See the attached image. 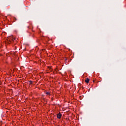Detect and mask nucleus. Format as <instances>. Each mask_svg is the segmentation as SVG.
Masks as SVG:
<instances>
[{
	"label": "nucleus",
	"instance_id": "obj_1",
	"mask_svg": "<svg viewBox=\"0 0 126 126\" xmlns=\"http://www.w3.org/2000/svg\"><path fill=\"white\" fill-rule=\"evenodd\" d=\"M8 39L9 40L10 43H12V41H14V40H15L13 36H10L8 37Z\"/></svg>",
	"mask_w": 126,
	"mask_h": 126
},
{
	"label": "nucleus",
	"instance_id": "obj_2",
	"mask_svg": "<svg viewBox=\"0 0 126 126\" xmlns=\"http://www.w3.org/2000/svg\"><path fill=\"white\" fill-rule=\"evenodd\" d=\"M62 118V114L59 113L57 114V118L58 119H61Z\"/></svg>",
	"mask_w": 126,
	"mask_h": 126
},
{
	"label": "nucleus",
	"instance_id": "obj_3",
	"mask_svg": "<svg viewBox=\"0 0 126 126\" xmlns=\"http://www.w3.org/2000/svg\"><path fill=\"white\" fill-rule=\"evenodd\" d=\"M86 83H89V81H90V80L89 78H87L85 80Z\"/></svg>",
	"mask_w": 126,
	"mask_h": 126
},
{
	"label": "nucleus",
	"instance_id": "obj_4",
	"mask_svg": "<svg viewBox=\"0 0 126 126\" xmlns=\"http://www.w3.org/2000/svg\"><path fill=\"white\" fill-rule=\"evenodd\" d=\"M45 94H46V95H48L49 96H50V95H51V94H50V92H46Z\"/></svg>",
	"mask_w": 126,
	"mask_h": 126
},
{
	"label": "nucleus",
	"instance_id": "obj_5",
	"mask_svg": "<svg viewBox=\"0 0 126 126\" xmlns=\"http://www.w3.org/2000/svg\"><path fill=\"white\" fill-rule=\"evenodd\" d=\"M51 69V67H48Z\"/></svg>",
	"mask_w": 126,
	"mask_h": 126
}]
</instances>
